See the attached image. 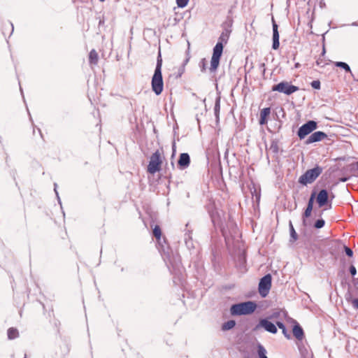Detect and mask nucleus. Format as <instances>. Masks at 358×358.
<instances>
[{"label": "nucleus", "mask_w": 358, "mask_h": 358, "mask_svg": "<svg viewBox=\"0 0 358 358\" xmlns=\"http://www.w3.org/2000/svg\"><path fill=\"white\" fill-rule=\"evenodd\" d=\"M328 201V192L326 189H322L317 194V202L320 207L324 206Z\"/></svg>", "instance_id": "obj_13"}, {"label": "nucleus", "mask_w": 358, "mask_h": 358, "mask_svg": "<svg viewBox=\"0 0 358 358\" xmlns=\"http://www.w3.org/2000/svg\"><path fill=\"white\" fill-rule=\"evenodd\" d=\"M322 169L320 166H316L312 169H309L305 172L299 179V183L307 185L312 183L316 178L322 173Z\"/></svg>", "instance_id": "obj_3"}, {"label": "nucleus", "mask_w": 358, "mask_h": 358, "mask_svg": "<svg viewBox=\"0 0 358 358\" xmlns=\"http://www.w3.org/2000/svg\"><path fill=\"white\" fill-rule=\"evenodd\" d=\"M317 65H319L320 64H321V62L317 61Z\"/></svg>", "instance_id": "obj_39"}, {"label": "nucleus", "mask_w": 358, "mask_h": 358, "mask_svg": "<svg viewBox=\"0 0 358 358\" xmlns=\"http://www.w3.org/2000/svg\"><path fill=\"white\" fill-rule=\"evenodd\" d=\"M340 180L341 182H346L348 180V178H342L340 179Z\"/></svg>", "instance_id": "obj_34"}, {"label": "nucleus", "mask_w": 358, "mask_h": 358, "mask_svg": "<svg viewBox=\"0 0 358 358\" xmlns=\"http://www.w3.org/2000/svg\"><path fill=\"white\" fill-rule=\"evenodd\" d=\"M344 250L348 256L352 257L353 255V252L350 248L344 246Z\"/></svg>", "instance_id": "obj_29"}, {"label": "nucleus", "mask_w": 358, "mask_h": 358, "mask_svg": "<svg viewBox=\"0 0 358 358\" xmlns=\"http://www.w3.org/2000/svg\"><path fill=\"white\" fill-rule=\"evenodd\" d=\"M334 65L337 67H340L343 69L346 72L351 73V69L349 65L343 62H334Z\"/></svg>", "instance_id": "obj_19"}, {"label": "nucleus", "mask_w": 358, "mask_h": 358, "mask_svg": "<svg viewBox=\"0 0 358 358\" xmlns=\"http://www.w3.org/2000/svg\"><path fill=\"white\" fill-rule=\"evenodd\" d=\"M357 169H358V162H357Z\"/></svg>", "instance_id": "obj_42"}, {"label": "nucleus", "mask_w": 358, "mask_h": 358, "mask_svg": "<svg viewBox=\"0 0 358 358\" xmlns=\"http://www.w3.org/2000/svg\"><path fill=\"white\" fill-rule=\"evenodd\" d=\"M313 198H314V195L313 194L309 199L307 208L303 214L304 217H308L311 214V212L313 210Z\"/></svg>", "instance_id": "obj_17"}, {"label": "nucleus", "mask_w": 358, "mask_h": 358, "mask_svg": "<svg viewBox=\"0 0 358 358\" xmlns=\"http://www.w3.org/2000/svg\"><path fill=\"white\" fill-rule=\"evenodd\" d=\"M18 336V331L16 329L10 328L8 330V337L9 339H14Z\"/></svg>", "instance_id": "obj_20"}, {"label": "nucleus", "mask_w": 358, "mask_h": 358, "mask_svg": "<svg viewBox=\"0 0 358 358\" xmlns=\"http://www.w3.org/2000/svg\"><path fill=\"white\" fill-rule=\"evenodd\" d=\"M317 65H319L320 64H321V62L317 61Z\"/></svg>", "instance_id": "obj_40"}, {"label": "nucleus", "mask_w": 358, "mask_h": 358, "mask_svg": "<svg viewBox=\"0 0 358 358\" xmlns=\"http://www.w3.org/2000/svg\"><path fill=\"white\" fill-rule=\"evenodd\" d=\"M153 235L156 237V238L159 239L161 237V229L159 226H155L153 229Z\"/></svg>", "instance_id": "obj_24"}, {"label": "nucleus", "mask_w": 358, "mask_h": 358, "mask_svg": "<svg viewBox=\"0 0 358 358\" xmlns=\"http://www.w3.org/2000/svg\"><path fill=\"white\" fill-rule=\"evenodd\" d=\"M311 86L314 89L319 90L320 88V82L319 80H313L311 83Z\"/></svg>", "instance_id": "obj_28"}, {"label": "nucleus", "mask_w": 358, "mask_h": 358, "mask_svg": "<svg viewBox=\"0 0 358 358\" xmlns=\"http://www.w3.org/2000/svg\"><path fill=\"white\" fill-rule=\"evenodd\" d=\"M162 154L159 150H157L150 157V160L148 166V171L154 174L160 170V166L162 163Z\"/></svg>", "instance_id": "obj_5"}, {"label": "nucleus", "mask_w": 358, "mask_h": 358, "mask_svg": "<svg viewBox=\"0 0 358 358\" xmlns=\"http://www.w3.org/2000/svg\"><path fill=\"white\" fill-rule=\"evenodd\" d=\"M293 334L298 340H302L303 338V331L302 328L297 324L293 327Z\"/></svg>", "instance_id": "obj_15"}, {"label": "nucleus", "mask_w": 358, "mask_h": 358, "mask_svg": "<svg viewBox=\"0 0 358 358\" xmlns=\"http://www.w3.org/2000/svg\"><path fill=\"white\" fill-rule=\"evenodd\" d=\"M223 52V45L222 42H217L215 46L213 48V52L210 61V70L211 72H214L217 70L219 64L220 59L222 55Z\"/></svg>", "instance_id": "obj_4"}, {"label": "nucleus", "mask_w": 358, "mask_h": 358, "mask_svg": "<svg viewBox=\"0 0 358 358\" xmlns=\"http://www.w3.org/2000/svg\"><path fill=\"white\" fill-rule=\"evenodd\" d=\"M352 304H353V306H354L356 308H358V299H355V300L352 301Z\"/></svg>", "instance_id": "obj_33"}, {"label": "nucleus", "mask_w": 358, "mask_h": 358, "mask_svg": "<svg viewBox=\"0 0 358 358\" xmlns=\"http://www.w3.org/2000/svg\"><path fill=\"white\" fill-rule=\"evenodd\" d=\"M273 91H278L279 92L284 93L287 95H290L294 92L299 90V87L292 85H290L287 82H281L278 85L273 86Z\"/></svg>", "instance_id": "obj_6"}, {"label": "nucleus", "mask_w": 358, "mask_h": 358, "mask_svg": "<svg viewBox=\"0 0 358 358\" xmlns=\"http://www.w3.org/2000/svg\"><path fill=\"white\" fill-rule=\"evenodd\" d=\"M270 108H263L260 112L259 124L264 125L267 122V117L270 115Z\"/></svg>", "instance_id": "obj_14"}, {"label": "nucleus", "mask_w": 358, "mask_h": 358, "mask_svg": "<svg viewBox=\"0 0 358 358\" xmlns=\"http://www.w3.org/2000/svg\"><path fill=\"white\" fill-rule=\"evenodd\" d=\"M317 128V123L315 121L310 120L303 124L298 130V136L300 139L304 138L307 135L310 134Z\"/></svg>", "instance_id": "obj_8"}, {"label": "nucleus", "mask_w": 358, "mask_h": 358, "mask_svg": "<svg viewBox=\"0 0 358 358\" xmlns=\"http://www.w3.org/2000/svg\"><path fill=\"white\" fill-rule=\"evenodd\" d=\"M300 66H301V64H300L299 63H296V64H295V65H294V67H295L296 69H297V68H299V67H300Z\"/></svg>", "instance_id": "obj_35"}, {"label": "nucleus", "mask_w": 358, "mask_h": 358, "mask_svg": "<svg viewBox=\"0 0 358 358\" xmlns=\"http://www.w3.org/2000/svg\"><path fill=\"white\" fill-rule=\"evenodd\" d=\"M189 0H176V3L179 8H185Z\"/></svg>", "instance_id": "obj_25"}, {"label": "nucleus", "mask_w": 358, "mask_h": 358, "mask_svg": "<svg viewBox=\"0 0 358 358\" xmlns=\"http://www.w3.org/2000/svg\"><path fill=\"white\" fill-rule=\"evenodd\" d=\"M220 110V101L217 100L215 105V112L217 113Z\"/></svg>", "instance_id": "obj_32"}, {"label": "nucleus", "mask_w": 358, "mask_h": 358, "mask_svg": "<svg viewBox=\"0 0 358 358\" xmlns=\"http://www.w3.org/2000/svg\"><path fill=\"white\" fill-rule=\"evenodd\" d=\"M178 164L181 169L187 168L190 164L189 155L187 153L180 154Z\"/></svg>", "instance_id": "obj_12"}, {"label": "nucleus", "mask_w": 358, "mask_h": 358, "mask_svg": "<svg viewBox=\"0 0 358 358\" xmlns=\"http://www.w3.org/2000/svg\"><path fill=\"white\" fill-rule=\"evenodd\" d=\"M262 328L272 334H275L277 332V328L275 325L271 322L268 321L267 319L260 320L259 323L256 325L255 330H259Z\"/></svg>", "instance_id": "obj_9"}, {"label": "nucleus", "mask_w": 358, "mask_h": 358, "mask_svg": "<svg viewBox=\"0 0 358 358\" xmlns=\"http://www.w3.org/2000/svg\"><path fill=\"white\" fill-rule=\"evenodd\" d=\"M277 326L280 329H282V334H284V336L287 338H290V335L288 334L285 325L283 324V323L280 322H277Z\"/></svg>", "instance_id": "obj_21"}, {"label": "nucleus", "mask_w": 358, "mask_h": 358, "mask_svg": "<svg viewBox=\"0 0 358 358\" xmlns=\"http://www.w3.org/2000/svg\"><path fill=\"white\" fill-rule=\"evenodd\" d=\"M324 225V221L323 220H317L315 224V227L317 229H320Z\"/></svg>", "instance_id": "obj_27"}, {"label": "nucleus", "mask_w": 358, "mask_h": 358, "mask_svg": "<svg viewBox=\"0 0 358 358\" xmlns=\"http://www.w3.org/2000/svg\"><path fill=\"white\" fill-rule=\"evenodd\" d=\"M327 134L323 131H315L308 138L306 143L310 144L320 141L327 137Z\"/></svg>", "instance_id": "obj_11"}, {"label": "nucleus", "mask_w": 358, "mask_h": 358, "mask_svg": "<svg viewBox=\"0 0 358 358\" xmlns=\"http://www.w3.org/2000/svg\"><path fill=\"white\" fill-rule=\"evenodd\" d=\"M99 1H101V2H103V1H104L105 0H99Z\"/></svg>", "instance_id": "obj_41"}, {"label": "nucleus", "mask_w": 358, "mask_h": 358, "mask_svg": "<svg viewBox=\"0 0 358 358\" xmlns=\"http://www.w3.org/2000/svg\"><path fill=\"white\" fill-rule=\"evenodd\" d=\"M289 229H290V236L292 241H294L297 239V234L296 233L294 227L292 225V222H289Z\"/></svg>", "instance_id": "obj_22"}, {"label": "nucleus", "mask_w": 358, "mask_h": 358, "mask_svg": "<svg viewBox=\"0 0 358 358\" xmlns=\"http://www.w3.org/2000/svg\"><path fill=\"white\" fill-rule=\"evenodd\" d=\"M235 325H236L235 321L233 320H229V321L224 322L222 324V329L223 331L230 330V329H233L235 327Z\"/></svg>", "instance_id": "obj_18"}, {"label": "nucleus", "mask_w": 358, "mask_h": 358, "mask_svg": "<svg viewBox=\"0 0 358 358\" xmlns=\"http://www.w3.org/2000/svg\"><path fill=\"white\" fill-rule=\"evenodd\" d=\"M98 54L94 50H92L89 55V62L91 65H96L98 63Z\"/></svg>", "instance_id": "obj_16"}, {"label": "nucleus", "mask_w": 358, "mask_h": 358, "mask_svg": "<svg viewBox=\"0 0 358 358\" xmlns=\"http://www.w3.org/2000/svg\"><path fill=\"white\" fill-rule=\"evenodd\" d=\"M228 36L227 34H224V33L222 34V35L219 38L218 42H222V45L224 43L226 44L227 42Z\"/></svg>", "instance_id": "obj_26"}, {"label": "nucleus", "mask_w": 358, "mask_h": 358, "mask_svg": "<svg viewBox=\"0 0 358 358\" xmlns=\"http://www.w3.org/2000/svg\"><path fill=\"white\" fill-rule=\"evenodd\" d=\"M189 59V57H187V58L185 59V64H184L185 65L188 62Z\"/></svg>", "instance_id": "obj_37"}, {"label": "nucleus", "mask_w": 358, "mask_h": 358, "mask_svg": "<svg viewBox=\"0 0 358 358\" xmlns=\"http://www.w3.org/2000/svg\"><path fill=\"white\" fill-rule=\"evenodd\" d=\"M200 66L201 67V71H204L206 69V59H201V61L200 62Z\"/></svg>", "instance_id": "obj_30"}, {"label": "nucleus", "mask_w": 358, "mask_h": 358, "mask_svg": "<svg viewBox=\"0 0 358 358\" xmlns=\"http://www.w3.org/2000/svg\"><path fill=\"white\" fill-rule=\"evenodd\" d=\"M256 196H257V199H259V198H260L259 195H257Z\"/></svg>", "instance_id": "obj_38"}, {"label": "nucleus", "mask_w": 358, "mask_h": 358, "mask_svg": "<svg viewBox=\"0 0 358 358\" xmlns=\"http://www.w3.org/2000/svg\"><path fill=\"white\" fill-rule=\"evenodd\" d=\"M266 350L262 345L258 347V355L259 358H268L266 355Z\"/></svg>", "instance_id": "obj_23"}, {"label": "nucleus", "mask_w": 358, "mask_h": 358, "mask_svg": "<svg viewBox=\"0 0 358 358\" xmlns=\"http://www.w3.org/2000/svg\"><path fill=\"white\" fill-rule=\"evenodd\" d=\"M350 272L352 276L355 275L357 273V270L354 266H351L350 267Z\"/></svg>", "instance_id": "obj_31"}, {"label": "nucleus", "mask_w": 358, "mask_h": 358, "mask_svg": "<svg viewBox=\"0 0 358 358\" xmlns=\"http://www.w3.org/2000/svg\"><path fill=\"white\" fill-rule=\"evenodd\" d=\"M257 308V304L252 301L234 304L230 308L232 316L247 315L253 313Z\"/></svg>", "instance_id": "obj_1"}, {"label": "nucleus", "mask_w": 358, "mask_h": 358, "mask_svg": "<svg viewBox=\"0 0 358 358\" xmlns=\"http://www.w3.org/2000/svg\"><path fill=\"white\" fill-rule=\"evenodd\" d=\"M273 22V45L272 48L274 50H277L279 48V33L278 31V25L276 24L273 17L272 18Z\"/></svg>", "instance_id": "obj_10"}, {"label": "nucleus", "mask_w": 358, "mask_h": 358, "mask_svg": "<svg viewBox=\"0 0 358 358\" xmlns=\"http://www.w3.org/2000/svg\"><path fill=\"white\" fill-rule=\"evenodd\" d=\"M271 287V276L268 274L264 276L259 283V292L262 297H266Z\"/></svg>", "instance_id": "obj_7"}, {"label": "nucleus", "mask_w": 358, "mask_h": 358, "mask_svg": "<svg viewBox=\"0 0 358 358\" xmlns=\"http://www.w3.org/2000/svg\"><path fill=\"white\" fill-rule=\"evenodd\" d=\"M56 187H57V185H56V184H55V193H56V194H57V196L59 198V196H58V192H57V190H56Z\"/></svg>", "instance_id": "obj_36"}, {"label": "nucleus", "mask_w": 358, "mask_h": 358, "mask_svg": "<svg viewBox=\"0 0 358 358\" xmlns=\"http://www.w3.org/2000/svg\"><path fill=\"white\" fill-rule=\"evenodd\" d=\"M160 57L161 55L159 54L157 59L155 73L151 81L152 90L156 95L161 94L164 89V82L162 74V61Z\"/></svg>", "instance_id": "obj_2"}]
</instances>
